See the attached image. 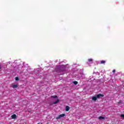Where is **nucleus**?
<instances>
[{"instance_id":"obj_6","label":"nucleus","mask_w":124,"mask_h":124,"mask_svg":"<svg viewBox=\"0 0 124 124\" xmlns=\"http://www.w3.org/2000/svg\"><path fill=\"white\" fill-rule=\"evenodd\" d=\"M18 87V85H16V84H14L12 86V87H13L14 89H16Z\"/></svg>"},{"instance_id":"obj_4","label":"nucleus","mask_w":124,"mask_h":124,"mask_svg":"<svg viewBox=\"0 0 124 124\" xmlns=\"http://www.w3.org/2000/svg\"><path fill=\"white\" fill-rule=\"evenodd\" d=\"M69 109H70V108L69 107V106H66L65 108V111L66 112H68V111H69Z\"/></svg>"},{"instance_id":"obj_5","label":"nucleus","mask_w":124,"mask_h":124,"mask_svg":"<svg viewBox=\"0 0 124 124\" xmlns=\"http://www.w3.org/2000/svg\"><path fill=\"white\" fill-rule=\"evenodd\" d=\"M92 100H93V101H96L97 100V97L95 96H93L92 97Z\"/></svg>"},{"instance_id":"obj_13","label":"nucleus","mask_w":124,"mask_h":124,"mask_svg":"<svg viewBox=\"0 0 124 124\" xmlns=\"http://www.w3.org/2000/svg\"><path fill=\"white\" fill-rule=\"evenodd\" d=\"M88 62H93V59H88Z\"/></svg>"},{"instance_id":"obj_7","label":"nucleus","mask_w":124,"mask_h":124,"mask_svg":"<svg viewBox=\"0 0 124 124\" xmlns=\"http://www.w3.org/2000/svg\"><path fill=\"white\" fill-rule=\"evenodd\" d=\"M59 101H60V100L58 99L55 102H53L52 104H57L59 103Z\"/></svg>"},{"instance_id":"obj_17","label":"nucleus","mask_w":124,"mask_h":124,"mask_svg":"<svg viewBox=\"0 0 124 124\" xmlns=\"http://www.w3.org/2000/svg\"><path fill=\"white\" fill-rule=\"evenodd\" d=\"M37 124H42H42L38 123Z\"/></svg>"},{"instance_id":"obj_8","label":"nucleus","mask_w":124,"mask_h":124,"mask_svg":"<svg viewBox=\"0 0 124 124\" xmlns=\"http://www.w3.org/2000/svg\"><path fill=\"white\" fill-rule=\"evenodd\" d=\"M98 119L100 120H104L105 118H104V117L100 116V117H99Z\"/></svg>"},{"instance_id":"obj_9","label":"nucleus","mask_w":124,"mask_h":124,"mask_svg":"<svg viewBox=\"0 0 124 124\" xmlns=\"http://www.w3.org/2000/svg\"><path fill=\"white\" fill-rule=\"evenodd\" d=\"M58 97V96L55 95V96H51L52 98H57Z\"/></svg>"},{"instance_id":"obj_3","label":"nucleus","mask_w":124,"mask_h":124,"mask_svg":"<svg viewBox=\"0 0 124 124\" xmlns=\"http://www.w3.org/2000/svg\"><path fill=\"white\" fill-rule=\"evenodd\" d=\"M12 119H13L14 120H15V119H17V116L16 114H13L11 116Z\"/></svg>"},{"instance_id":"obj_18","label":"nucleus","mask_w":124,"mask_h":124,"mask_svg":"<svg viewBox=\"0 0 124 124\" xmlns=\"http://www.w3.org/2000/svg\"><path fill=\"white\" fill-rule=\"evenodd\" d=\"M50 105L51 106V105H53V104H50Z\"/></svg>"},{"instance_id":"obj_2","label":"nucleus","mask_w":124,"mask_h":124,"mask_svg":"<svg viewBox=\"0 0 124 124\" xmlns=\"http://www.w3.org/2000/svg\"><path fill=\"white\" fill-rule=\"evenodd\" d=\"M104 96V95L99 93L96 95V97L97 98H100V97H103Z\"/></svg>"},{"instance_id":"obj_15","label":"nucleus","mask_w":124,"mask_h":124,"mask_svg":"<svg viewBox=\"0 0 124 124\" xmlns=\"http://www.w3.org/2000/svg\"><path fill=\"white\" fill-rule=\"evenodd\" d=\"M112 72L115 73L116 72V70H113Z\"/></svg>"},{"instance_id":"obj_14","label":"nucleus","mask_w":124,"mask_h":124,"mask_svg":"<svg viewBox=\"0 0 124 124\" xmlns=\"http://www.w3.org/2000/svg\"><path fill=\"white\" fill-rule=\"evenodd\" d=\"M121 117L122 118H124V114H121Z\"/></svg>"},{"instance_id":"obj_16","label":"nucleus","mask_w":124,"mask_h":124,"mask_svg":"<svg viewBox=\"0 0 124 124\" xmlns=\"http://www.w3.org/2000/svg\"><path fill=\"white\" fill-rule=\"evenodd\" d=\"M0 69H1V66L0 65Z\"/></svg>"},{"instance_id":"obj_1","label":"nucleus","mask_w":124,"mask_h":124,"mask_svg":"<svg viewBox=\"0 0 124 124\" xmlns=\"http://www.w3.org/2000/svg\"><path fill=\"white\" fill-rule=\"evenodd\" d=\"M64 116H65V114L63 113L62 114H60L58 116V117H57L56 118V120H59L60 119H61V118H63V117H64Z\"/></svg>"},{"instance_id":"obj_10","label":"nucleus","mask_w":124,"mask_h":124,"mask_svg":"<svg viewBox=\"0 0 124 124\" xmlns=\"http://www.w3.org/2000/svg\"><path fill=\"white\" fill-rule=\"evenodd\" d=\"M105 62H106L105 61H101L100 62V63H105Z\"/></svg>"},{"instance_id":"obj_11","label":"nucleus","mask_w":124,"mask_h":124,"mask_svg":"<svg viewBox=\"0 0 124 124\" xmlns=\"http://www.w3.org/2000/svg\"><path fill=\"white\" fill-rule=\"evenodd\" d=\"M15 80L16 81H19V78L18 77H16Z\"/></svg>"},{"instance_id":"obj_12","label":"nucleus","mask_w":124,"mask_h":124,"mask_svg":"<svg viewBox=\"0 0 124 124\" xmlns=\"http://www.w3.org/2000/svg\"><path fill=\"white\" fill-rule=\"evenodd\" d=\"M73 83H74V85H77L78 84V82L76 81H74Z\"/></svg>"}]
</instances>
